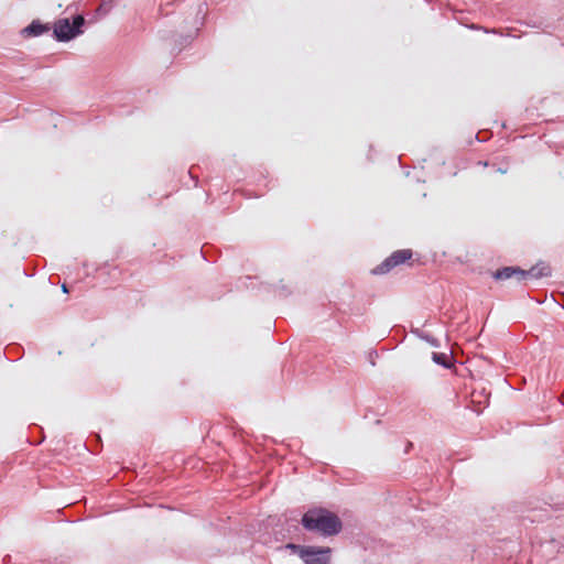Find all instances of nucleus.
<instances>
[{"instance_id": "nucleus-5", "label": "nucleus", "mask_w": 564, "mask_h": 564, "mask_svg": "<svg viewBox=\"0 0 564 564\" xmlns=\"http://www.w3.org/2000/svg\"><path fill=\"white\" fill-rule=\"evenodd\" d=\"M495 280L505 281L516 279L517 281L524 280V270L516 267H505L492 273Z\"/></svg>"}, {"instance_id": "nucleus-1", "label": "nucleus", "mask_w": 564, "mask_h": 564, "mask_svg": "<svg viewBox=\"0 0 564 564\" xmlns=\"http://www.w3.org/2000/svg\"><path fill=\"white\" fill-rule=\"evenodd\" d=\"M303 527L324 536L335 535L341 530L340 519L326 509L308 510L302 518Z\"/></svg>"}, {"instance_id": "nucleus-3", "label": "nucleus", "mask_w": 564, "mask_h": 564, "mask_svg": "<svg viewBox=\"0 0 564 564\" xmlns=\"http://www.w3.org/2000/svg\"><path fill=\"white\" fill-rule=\"evenodd\" d=\"M413 252L410 249H401L392 252L381 264L373 269L375 274H386L393 268L403 264L412 259Z\"/></svg>"}, {"instance_id": "nucleus-11", "label": "nucleus", "mask_w": 564, "mask_h": 564, "mask_svg": "<svg viewBox=\"0 0 564 564\" xmlns=\"http://www.w3.org/2000/svg\"><path fill=\"white\" fill-rule=\"evenodd\" d=\"M62 290H63V292H65V293H67V292H68V290H67V288H66V285H65V284H63V285H62Z\"/></svg>"}, {"instance_id": "nucleus-8", "label": "nucleus", "mask_w": 564, "mask_h": 564, "mask_svg": "<svg viewBox=\"0 0 564 564\" xmlns=\"http://www.w3.org/2000/svg\"><path fill=\"white\" fill-rule=\"evenodd\" d=\"M433 360L436 362V364H440L442 366H445V367H448L449 364H448V356L445 355V354H437V352H434L433 354Z\"/></svg>"}, {"instance_id": "nucleus-6", "label": "nucleus", "mask_w": 564, "mask_h": 564, "mask_svg": "<svg viewBox=\"0 0 564 564\" xmlns=\"http://www.w3.org/2000/svg\"><path fill=\"white\" fill-rule=\"evenodd\" d=\"M551 267L545 262H539L533 265L530 270H524V280L527 279H540L551 275Z\"/></svg>"}, {"instance_id": "nucleus-9", "label": "nucleus", "mask_w": 564, "mask_h": 564, "mask_svg": "<svg viewBox=\"0 0 564 564\" xmlns=\"http://www.w3.org/2000/svg\"><path fill=\"white\" fill-rule=\"evenodd\" d=\"M84 23H85V19H84V17H82V15H76V17L74 18V21H73L72 26H74V28H75L76 34H79V33H80V30H79V29H80V26H83V25H84Z\"/></svg>"}, {"instance_id": "nucleus-4", "label": "nucleus", "mask_w": 564, "mask_h": 564, "mask_svg": "<svg viewBox=\"0 0 564 564\" xmlns=\"http://www.w3.org/2000/svg\"><path fill=\"white\" fill-rule=\"evenodd\" d=\"M54 35L58 41H68L77 34L68 19H61L55 23Z\"/></svg>"}, {"instance_id": "nucleus-10", "label": "nucleus", "mask_w": 564, "mask_h": 564, "mask_svg": "<svg viewBox=\"0 0 564 564\" xmlns=\"http://www.w3.org/2000/svg\"><path fill=\"white\" fill-rule=\"evenodd\" d=\"M473 29H480L479 26H473ZM485 32H489V30L485 29V28H481ZM491 33H495V34H502L501 32H499L498 30L494 29V30H490Z\"/></svg>"}, {"instance_id": "nucleus-7", "label": "nucleus", "mask_w": 564, "mask_h": 564, "mask_svg": "<svg viewBox=\"0 0 564 564\" xmlns=\"http://www.w3.org/2000/svg\"><path fill=\"white\" fill-rule=\"evenodd\" d=\"M48 30V26L42 24L40 21H33L23 30V33L28 36H39Z\"/></svg>"}, {"instance_id": "nucleus-2", "label": "nucleus", "mask_w": 564, "mask_h": 564, "mask_svg": "<svg viewBox=\"0 0 564 564\" xmlns=\"http://www.w3.org/2000/svg\"><path fill=\"white\" fill-rule=\"evenodd\" d=\"M288 547L296 552L306 564H328L330 560L329 547L300 546L295 544H288Z\"/></svg>"}]
</instances>
